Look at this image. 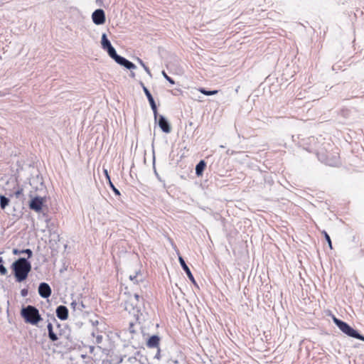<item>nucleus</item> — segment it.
Instances as JSON below:
<instances>
[{
    "label": "nucleus",
    "instance_id": "c756f323",
    "mask_svg": "<svg viewBox=\"0 0 364 364\" xmlns=\"http://www.w3.org/2000/svg\"><path fill=\"white\" fill-rule=\"evenodd\" d=\"M360 257H364V249H361L359 252Z\"/></svg>",
    "mask_w": 364,
    "mask_h": 364
},
{
    "label": "nucleus",
    "instance_id": "cd10ccee",
    "mask_svg": "<svg viewBox=\"0 0 364 364\" xmlns=\"http://www.w3.org/2000/svg\"><path fill=\"white\" fill-rule=\"evenodd\" d=\"M21 294L23 296H26L28 294V290L26 289H23L21 290Z\"/></svg>",
    "mask_w": 364,
    "mask_h": 364
},
{
    "label": "nucleus",
    "instance_id": "412c9836",
    "mask_svg": "<svg viewBox=\"0 0 364 364\" xmlns=\"http://www.w3.org/2000/svg\"><path fill=\"white\" fill-rule=\"evenodd\" d=\"M7 273V269L3 264H0V274L1 275H5Z\"/></svg>",
    "mask_w": 364,
    "mask_h": 364
},
{
    "label": "nucleus",
    "instance_id": "1a4fd4ad",
    "mask_svg": "<svg viewBox=\"0 0 364 364\" xmlns=\"http://www.w3.org/2000/svg\"><path fill=\"white\" fill-rule=\"evenodd\" d=\"M159 125L164 132L169 133L171 132V127L163 116H160L159 117Z\"/></svg>",
    "mask_w": 364,
    "mask_h": 364
},
{
    "label": "nucleus",
    "instance_id": "ddd939ff",
    "mask_svg": "<svg viewBox=\"0 0 364 364\" xmlns=\"http://www.w3.org/2000/svg\"><path fill=\"white\" fill-rule=\"evenodd\" d=\"M109 55L113 58L116 62L119 60V58L121 57L118 55L116 53L115 49L112 47V46L106 49Z\"/></svg>",
    "mask_w": 364,
    "mask_h": 364
},
{
    "label": "nucleus",
    "instance_id": "aec40b11",
    "mask_svg": "<svg viewBox=\"0 0 364 364\" xmlns=\"http://www.w3.org/2000/svg\"><path fill=\"white\" fill-rule=\"evenodd\" d=\"M162 75L163 76L165 77V79L168 81L171 84L173 85L175 84V81L171 78L166 73V72L163 71L162 72Z\"/></svg>",
    "mask_w": 364,
    "mask_h": 364
},
{
    "label": "nucleus",
    "instance_id": "f257e3e1",
    "mask_svg": "<svg viewBox=\"0 0 364 364\" xmlns=\"http://www.w3.org/2000/svg\"><path fill=\"white\" fill-rule=\"evenodd\" d=\"M11 269L16 281L22 282L27 279L31 270V264L26 259L19 258L12 264Z\"/></svg>",
    "mask_w": 364,
    "mask_h": 364
},
{
    "label": "nucleus",
    "instance_id": "9d476101",
    "mask_svg": "<svg viewBox=\"0 0 364 364\" xmlns=\"http://www.w3.org/2000/svg\"><path fill=\"white\" fill-rule=\"evenodd\" d=\"M117 63L121 65L124 66L126 68L129 70H134L136 68V65L132 63V62L127 60L123 57H120L119 60L117 61Z\"/></svg>",
    "mask_w": 364,
    "mask_h": 364
},
{
    "label": "nucleus",
    "instance_id": "bb28decb",
    "mask_svg": "<svg viewBox=\"0 0 364 364\" xmlns=\"http://www.w3.org/2000/svg\"><path fill=\"white\" fill-rule=\"evenodd\" d=\"M22 253V250H18L17 249H14L13 250V254L15 255H20Z\"/></svg>",
    "mask_w": 364,
    "mask_h": 364
},
{
    "label": "nucleus",
    "instance_id": "473e14b6",
    "mask_svg": "<svg viewBox=\"0 0 364 364\" xmlns=\"http://www.w3.org/2000/svg\"><path fill=\"white\" fill-rule=\"evenodd\" d=\"M3 262V259L1 257H0V264Z\"/></svg>",
    "mask_w": 364,
    "mask_h": 364
},
{
    "label": "nucleus",
    "instance_id": "f8f14e48",
    "mask_svg": "<svg viewBox=\"0 0 364 364\" xmlns=\"http://www.w3.org/2000/svg\"><path fill=\"white\" fill-rule=\"evenodd\" d=\"M206 166V164L204 161H200L196 167V173L197 176H202L203 172Z\"/></svg>",
    "mask_w": 364,
    "mask_h": 364
},
{
    "label": "nucleus",
    "instance_id": "423d86ee",
    "mask_svg": "<svg viewBox=\"0 0 364 364\" xmlns=\"http://www.w3.org/2000/svg\"><path fill=\"white\" fill-rule=\"evenodd\" d=\"M38 293L43 298H48L51 294V289L46 283H41L38 287Z\"/></svg>",
    "mask_w": 364,
    "mask_h": 364
},
{
    "label": "nucleus",
    "instance_id": "9b49d317",
    "mask_svg": "<svg viewBox=\"0 0 364 364\" xmlns=\"http://www.w3.org/2000/svg\"><path fill=\"white\" fill-rule=\"evenodd\" d=\"M160 339L157 336H151L147 341L146 346L148 348H157L159 345Z\"/></svg>",
    "mask_w": 364,
    "mask_h": 364
},
{
    "label": "nucleus",
    "instance_id": "6e6552de",
    "mask_svg": "<svg viewBox=\"0 0 364 364\" xmlns=\"http://www.w3.org/2000/svg\"><path fill=\"white\" fill-rule=\"evenodd\" d=\"M56 315L58 318L65 320L68 317V310L65 306H59L56 309Z\"/></svg>",
    "mask_w": 364,
    "mask_h": 364
},
{
    "label": "nucleus",
    "instance_id": "2f4dec72",
    "mask_svg": "<svg viewBox=\"0 0 364 364\" xmlns=\"http://www.w3.org/2000/svg\"><path fill=\"white\" fill-rule=\"evenodd\" d=\"M135 297H136V299H138L139 296V295L136 294Z\"/></svg>",
    "mask_w": 364,
    "mask_h": 364
},
{
    "label": "nucleus",
    "instance_id": "a211bd4d",
    "mask_svg": "<svg viewBox=\"0 0 364 364\" xmlns=\"http://www.w3.org/2000/svg\"><path fill=\"white\" fill-rule=\"evenodd\" d=\"M321 234L323 235L326 240L327 241V242L329 245V247L331 249H332V243H331L330 236L328 235V233L325 230L321 231Z\"/></svg>",
    "mask_w": 364,
    "mask_h": 364
},
{
    "label": "nucleus",
    "instance_id": "20e7f679",
    "mask_svg": "<svg viewBox=\"0 0 364 364\" xmlns=\"http://www.w3.org/2000/svg\"><path fill=\"white\" fill-rule=\"evenodd\" d=\"M45 202V199L42 197H35L33 198L30 203H29V208L39 213L41 211L43 203Z\"/></svg>",
    "mask_w": 364,
    "mask_h": 364
},
{
    "label": "nucleus",
    "instance_id": "f3484780",
    "mask_svg": "<svg viewBox=\"0 0 364 364\" xmlns=\"http://www.w3.org/2000/svg\"><path fill=\"white\" fill-rule=\"evenodd\" d=\"M9 203V200L4 196L0 195V206L1 209H4Z\"/></svg>",
    "mask_w": 364,
    "mask_h": 364
},
{
    "label": "nucleus",
    "instance_id": "393cba45",
    "mask_svg": "<svg viewBox=\"0 0 364 364\" xmlns=\"http://www.w3.org/2000/svg\"><path fill=\"white\" fill-rule=\"evenodd\" d=\"M104 173L106 176V178L109 181V183H110V182H112V181H111L110 176H109L107 169H104Z\"/></svg>",
    "mask_w": 364,
    "mask_h": 364
},
{
    "label": "nucleus",
    "instance_id": "4468645a",
    "mask_svg": "<svg viewBox=\"0 0 364 364\" xmlns=\"http://www.w3.org/2000/svg\"><path fill=\"white\" fill-rule=\"evenodd\" d=\"M48 336L50 338V339L53 341H55L58 340V336L55 333H54L53 331V325L52 323H49L48 324Z\"/></svg>",
    "mask_w": 364,
    "mask_h": 364
},
{
    "label": "nucleus",
    "instance_id": "dca6fc26",
    "mask_svg": "<svg viewBox=\"0 0 364 364\" xmlns=\"http://www.w3.org/2000/svg\"><path fill=\"white\" fill-rule=\"evenodd\" d=\"M198 90L200 93H202V94H203V95H208V96H209V95H216V94H218V90L208 91V90H205V89H204V88H203V87H200V88H198Z\"/></svg>",
    "mask_w": 364,
    "mask_h": 364
},
{
    "label": "nucleus",
    "instance_id": "7c9ffc66",
    "mask_svg": "<svg viewBox=\"0 0 364 364\" xmlns=\"http://www.w3.org/2000/svg\"><path fill=\"white\" fill-rule=\"evenodd\" d=\"M147 98H148L149 102L154 100L151 94L149 95V96H147Z\"/></svg>",
    "mask_w": 364,
    "mask_h": 364
},
{
    "label": "nucleus",
    "instance_id": "b1692460",
    "mask_svg": "<svg viewBox=\"0 0 364 364\" xmlns=\"http://www.w3.org/2000/svg\"><path fill=\"white\" fill-rule=\"evenodd\" d=\"M109 184H110V186L112 187V190H113L114 193L116 195H120V193H119V190H118V189H117V188L114 186V185L112 184V182H110V183H109Z\"/></svg>",
    "mask_w": 364,
    "mask_h": 364
},
{
    "label": "nucleus",
    "instance_id": "0eeeda50",
    "mask_svg": "<svg viewBox=\"0 0 364 364\" xmlns=\"http://www.w3.org/2000/svg\"><path fill=\"white\" fill-rule=\"evenodd\" d=\"M178 260H179V262L183 268V269L186 272L188 279L193 283H195V279H194V277L193 275L192 274L189 267L187 266V264H186L184 259H183V257L181 256H179L178 257Z\"/></svg>",
    "mask_w": 364,
    "mask_h": 364
},
{
    "label": "nucleus",
    "instance_id": "a878e982",
    "mask_svg": "<svg viewBox=\"0 0 364 364\" xmlns=\"http://www.w3.org/2000/svg\"><path fill=\"white\" fill-rule=\"evenodd\" d=\"M143 90L146 95V96H149V95H151L150 92L149 91V90L143 85Z\"/></svg>",
    "mask_w": 364,
    "mask_h": 364
},
{
    "label": "nucleus",
    "instance_id": "4be33fe9",
    "mask_svg": "<svg viewBox=\"0 0 364 364\" xmlns=\"http://www.w3.org/2000/svg\"><path fill=\"white\" fill-rule=\"evenodd\" d=\"M22 253H26L28 255V258H30L31 257L33 253H32V251L30 250V249H26V250H22Z\"/></svg>",
    "mask_w": 364,
    "mask_h": 364
},
{
    "label": "nucleus",
    "instance_id": "6ab92c4d",
    "mask_svg": "<svg viewBox=\"0 0 364 364\" xmlns=\"http://www.w3.org/2000/svg\"><path fill=\"white\" fill-rule=\"evenodd\" d=\"M149 103H150L151 109L154 112V117H155V118H156L158 112H157V107H156V103L154 102V100L149 101Z\"/></svg>",
    "mask_w": 364,
    "mask_h": 364
},
{
    "label": "nucleus",
    "instance_id": "39448f33",
    "mask_svg": "<svg viewBox=\"0 0 364 364\" xmlns=\"http://www.w3.org/2000/svg\"><path fill=\"white\" fill-rule=\"evenodd\" d=\"M93 22L97 25L103 24L105 22V15L102 9H97L92 15Z\"/></svg>",
    "mask_w": 364,
    "mask_h": 364
},
{
    "label": "nucleus",
    "instance_id": "f03ea898",
    "mask_svg": "<svg viewBox=\"0 0 364 364\" xmlns=\"http://www.w3.org/2000/svg\"><path fill=\"white\" fill-rule=\"evenodd\" d=\"M21 316L26 322L31 324H37L41 320L38 310L33 306H28L23 308L21 310Z\"/></svg>",
    "mask_w": 364,
    "mask_h": 364
},
{
    "label": "nucleus",
    "instance_id": "7ed1b4c3",
    "mask_svg": "<svg viewBox=\"0 0 364 364\" xmlns=\"http://www.w3.org/2000/svg\"><path fill=\"white\" fill-rule=\"evenodd\" d=\"M333 321L339 329L348 336L364 341V336L359 334L355 330L351 328L347 323L333 316Z\"/></svg>",
    "mask_w": 364,
    "mask_h": 364
},
{
    "label": "nucleus",
    "instance_id": "2eb2a0df",
    "mask_svg": "<svg viewBox=\"0 0 364 364\" xmlns=\"http://www.w3.org/2000/svg\"><path fill=\"white\" fill-rule=\"evenodd\" d=\"M102 46L105 50L112 46L105 33L102 34Z\"/></svg>",
    "mask_w": 364,
    "mask_h": 364
},
{
    "label": "nucleus",
    "instance_id": "c85d7f7f",
    "mask_svg": "<svg viewBox=\"0 0 364 364\" xmlns=\"http://www.w3.org/2000/svg\"><path fill=\"white\" fill-rule=\"evenodd\" d=\"M140 64L146 70H148V68L145 65V64L143 63V61L141 59H138Z\"/></svg>",
    "mask_w": 364,
    "mask_h": 364
},
{
    "label": "nucleus",
    "instance_id": "5701e85b",
    "mask_svg": "<svg viewBox=\"0 0 364 364\" xmlns=\"http://www.w3.org/2000/svg\"><path fill=\"white\" fill-rule=\"evenodd\" d=\"M23 193V188H19L15 192V196L16 198H18Z\"/></svg>",
    "mask_w": 364,
    "mask_h": 364
}]
</instances>
